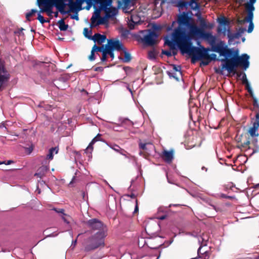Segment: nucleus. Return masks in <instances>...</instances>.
Returning <instances> with one entry per match:
<instances>
[{
  "mask_svg": "<svg viewBox=\"0 0 259 259\" xmlns=\"http://www.w3.org/2000/svg\"><path fill=\"white\" fill-rule=\"evenodd\" d=\"M167 72V74L168 75V76L170 77H174V78H175L177 80H178L179 79L178 77H176V73H171L169 71H166Z\"/></svg>",
  "mask_w": 259,
  "mask_h": 259,
  "instance_id": "51",
  "label": "nucleus"
},
{
  "mask_svg": "<svg viewBox=\"0 0 259 259\" xmlns=\"http://www.w3.org/2000/svg\"><path fill=\"white\" fill-rule=\"evenodd\" d=\"M184 14L187 15V12H183L181 14H179L178 16L177 21L178 24V26L174 29L173 32L172 33V40H169L168 39H166L165 41L164 44L167 45L169 47L170 50H176V46H177L178 47V48L180 49V50L182 54H188V53H185V52L183 53V52L182 51V50L180 49L179 44L176 40V32L177 31L178 29H179V28H181V26L180 25L179 19Z\"/></svg>",
  "mask_w": 259,
  "mask_h": 259,
  "instance_id": "6",
  "label": "nucleus"
},
{
  "mask_svg": "<svg viewBox=\"0 0 259 259\" xmlns=\"http://www.w3.org/2000/svg\"><path fill=\"white\" fill-rule=\"evenodd\" d=\"M140 149L146 151L148 152L150 149H152L154 146L150 143H142L141 141L139 144Z\"/></svg>",
  "mask_w": 259,
  "mask_h": 259,
  "instance_id": "21",
  "label": "nucleus"
},
{
  "mask_svg": "<svg viewBox=\"0 0 259 259\" xmlns=\"http://www.w3.org/2000/svg\"><path fill=\"white\" fill-rule=\"evenodd\" d=\"M107 234L105 231H98L94 235L84 239L83 243L84 251L94 250L105 246L104 239Z\"/></svg>",
  "mask_w": 259,
  "mask_h": 259,
  "instance_id": "4",
  "label": "nucleus"
},
{
  "mask_svg": "<svg viewBox=\"0 0 259 259\" xmlns=\"http://www.w3.org/2000/svg\"><path fill=\"white\" fill-rule=\"evenodd\" d=\"M52 210H55L56 212L57 213H62L63 215H67L65 213H64V209H57V208H53L52 209Z\"/></svg>",
  "mask_w": 259,
  "mask_h": 259,
  "instance_id": "48",
  "label": "nucleus"
},
{
  "mask_svg": "<svg viewBox=\"0 0 259 259\" xmlns=\"http://www.w3.org/2000/svg\"><path fill=\"white\" fill-rule=\"evenodd\" d=\"M95 52L92 49L91 55L89 56V59L90 61H94L95 59Z\"/></svg>",
  "mask_w": 259,
  "mask_h": 259,
  "instance_id": "44",
  "label": "nucleus"
},
{
  "mask_svg": "<svg viewBox=\"0 0 259 259\" xmlns=\"http://www.w3.org/2000/svg\"><path fill=\"white\" fill-rule=\"evenodd\" d=\"M37 20L40 22V23L44 24L45 22H49V20H46L44 17L39 13L37 14Z\"/></svg>",
  "mask_w": 259,
  "mask_h": 259,
  "instance_id": "40",
  "label": "nucleus"
},
{
  "mask_svg": "<svg viewBox=\"0 0 259 259\" xmlns=\"http://www.w3.org/2000/svg\"><path fill=\"white\" fill-rule=\"evenodd\" d=\"M103 70V69L102 67H97L94 69V70L95 71H102Z\"/></svg>",
  "mask_w": 259,
  "mask_h": 259,
  "instance_id": "62",
  "label": "nucleus"
},
{
  "mask_svg": "<svg viewBox=\"0 0 259 259\" xmlns=\"http://www.w3.org/2000/svg\"><path fill=\"white\" fill-rule=\"evenodd\" d=\"M247 15L245 17V20L247 22H249V26L247 29L248 33H251L254 28V24L253 23V11L255 10L254 6H244Z\"/></svg>",
  "mask_w": 259,
  "mask_h": 259,
  "instance_id": "9",
  "label": "nucleus"
},
{
  "mask_svg": "<svg viewBox=\"0 0 259 259\" xmlns=\"http://www.w3.org/2000/svg\"><path fill=\"white\" fill-rule=\"evenodd\" d=\"M126 196L130 197L131 198H135L136 197V196L134 193H132L131 194H127Z\"/></svg>",
  "mask_w": 259,
  "mask_h": 259,
  "instance_id": "63",
  "label": "nucleus"
},
{
  "mask_svg": "<svg viewBox=\"0 0 259 259\" xmlns=\"http://www.w3.org/2000/svg\"><path fill=\"white\" fill-rule=\"evenodd\" d=\"M59 28L61 31H65L68 28V25L66 24L64 19L60 20L58 22Z\"/></svg>",
  "mask_w": 259,
  "mask_h": 259,
  "instance_id": "30",
  "label": "nucleus"
},
{
  "mask_svg": "<svg viewBox=\"0 0 259 259\" xmlns=\"http://www.w3.org/2000/svg\"><path fill=\"white\" fill-rule=\"evenodd\" d=\"M199 21H200V25L201 27H202L201 29H203V28H210L212 27V25H208L207 24L205 20L203 18H200Z\"/></svg>",
  "mask_w": 259,
  "mask_h": 259,
  "instance_id": "34",
  "label": "nucleus"
},
{
  "mask_svg": "<svg viewBox=\"0 0 259 259\" xmlns=\"http://www.w3.org/2000/svg\"><path fill=\"white\" fill-rule=\"evenodd\" d=\"M122 3L123 5V8L128 9L130 6L131 1V0H122Z\"/></svg>",
  "mask_w": 259,
  "mask_h": 259,
  "instance_id": "41",
  "label": "nucleus"
},
{
  "mask_svg": "<svg viewBox=\"0 0 259 259\" xmlns=\"http://www.w3.org/2000/svg\"><path fill=\"white\" fill-rule=\"evenodd\" d=\"M221 196L223 198H228L229 199H232L233 198V196H227L225 194H222Z\"/></svg>",
  "mask_w": 259,
  "mask_h": 259,
  "instance_id": "61",
  "label": "nucleus"
},
{
  "mask_svg": "<svg viewBox=\"0 0 259 259\" xmlns=\"http://www.w3.org/2000/svg\"><path fill=\"white\" fill-rule=\"evenodd\" d=\"M101 135L98 134L95 137H94L92 141L89 144V146L85 149V152H87L88 151H92L93 150V145L97 141H99L101 140Z\"/></svg>",
  "mask_w": 259,
  "mask_h": 259,
  "instance_id": "20",
  "label": "nucleus"
},
{
  "mask_svg": "<svg viewBox=\"0 0 259 259\" xmlns=\"http://www.w3.org/2000/svg\"><path fill=\"white\" fill-rule=\"evenodd\" d=\"M0 129H4V131H7V128L6 127V124L5 123H0Z\"/></svg>",
  "mask_w": 259,
  "mask_h": 259,
  "instance_id": "55",
  "label": "nucleus"
},
{
  "mask_svg": "<svg viewBox=\"0 0 259 259\" xmlns=\"http://www.w3.org/2000/svg\"><path fill=\"white\" fill-rule=\"evenodd\" d=\"M92 49L95 52H99L102 53L105 50V46L102 45L101 46H97L96 44H95L93 46Z\"/></svg>",
  "mask_w": 259,
  "mask_h": 259,
  "instance_id": "35",
  "label": "nucleus"
},
{
  "mask_svg": "<svg viewBox=\"0 0 259 259\" xmlns=\"http://www.w3.org/2000/svg\"><path fill=\"white\" fill-rule=\"evenodd\" d=\"M109 18H107L106 15H105V17H102L100 16V18H99L95 23H94V26H91V27H95L96 26L102 25V24H106L108 22V19Z\"/></svg>",
  "mask_w": 259,
  "mask_h": 259,
  "instance_id": "23",
  "label": "nucleus"
},
{
  "mask_svg": "<svg viewBox=\"0 0 259 259\" xmlns=\"http://www.w3.org/2000/svg\"><path fill=\"white\" fill-rule=\"evenodd\" d=\"M124 52V58L123 59V62L127 63L131 61L132 57L131 54L126 51V49L124 48L123 50Z\"/></svg>",
  "mask_w": 259,
  "mask_h": 259,
  "instance_id": "31",
  "label": "nucleus"
},
{
  "mask_svg": "<svg viewBox=\"0 0 259 259\" xmlns=\"http://www.w3.org/2000/svg\"><path fill=\"white\" fill-rule=\"evenodd\" d=\"M113 51H114L108 49V55H109L112 59H113L114 58V54Z\"/></svg>",
  "mask_w": 259,
  "mask_h": 259,
  "instance_id": "53",
  "label": "nucleus"
},
{
  "mask_svg": "<svg viewBox=\"0 0 259 259\" xmlns=\"http://www.w3.org/2000/svg\"><path fill=\"white\" fill-rule=\"evenodd\" d=\"M246 31V29L244 28H243V27H240L239 28L238 30V33H239L240 35L241 36V34L244 33V32Z\"/></svg>",
  "mask_w": 259,
  "mask_h": 259,
  "instance_id": "57",
  "label": "nucleus"
},
{
  "mask_svg": "<svg viewBox=\"0 0 259 259\" xmlns=\"http://www.w3.org/2000/svg\"><path fill=\"white\" fill-rule=\"evenodd\" d=\"M182 51L183 53H188L191 58V63L194 64L197 61H201L200 66H205L208 65L212 61L218 60L217 55L215 54H209L208 52L211 51V49L205 48L203 46L196 47L191 46L190 43L183 44Z\"/></svg>",
  "mask_w": 259,
  "mask_h": 259,
  "instance_id": "3",
  "label": "nucleus"
},
{
  "mask_svg": "<svg viewBox=\"0 0 259 259\" xmlns=\"http://www.w3.org/2000/svg\"><path fill=\"white\" fill-rule=\"evenodd\" d=\"M242 83L243 84H245V83L248 82L247 77H246V74L245 73H242Z\"/></svg>",
  "mask_w": 259,
  "mask_h": 259,
  "instance_id": "50",
  "label": "nucleus"
},
{
  "mask_svg": "<svg viewBox=\"0 0 259 259\" xmlns=\"http://www.w3.org/2000/svg\"><path fill=\"white\" fill-rule=\"evenodd\" d=\"M246 22V20H245V17L244 18V19H242V20H240L239 19H238L237 20V23L239 24H243L244 22Z\"/></svg>",
  "mask_w": 259,
  "mask_h": 259,
  "instance_id": "58",
  "label": "nucleus"
},
{
  "mask_svg": "<svg viewBox=\"0 0 259 259\" xmlns=\"http://www.w3.org/2000/svg\"><path fill=\"white\" fill-rule=\"evenodd\" d=\"M89 33H92V30H89L88 28H84L83 29V34L84 36L88 38L89 39H91V36H92L91 34H89Z\"/></svg>",
  "mask_w": 259,
  "mask_h": 259,
  "instance_id": "38",
  "label": "nucleus"
},
{
  "mask_svg": "<svg viewBox=\"0 0 259 259\" xmlns=\"http://www.w3.org/2000/svg\"><path fill=\"white\" fill-rule=\"evenodd\" d=\"M136 206H135V210H134L135 213H136L139 211V207H138V200L137 199L136 200Z\"/></svg>",
  "mask_w": 259,
  "mask_h": 259,
  "instance_id": "59",
  "label": "nucleus"
},
{
  "mask_svg": "<svg viewBox=\"0 0 259 259\" xmlns=\"http://www.w3.org/2000/svg\"><path fill=\"white\" fill-rule=\"evenodd\" d=\"M206 244L204 246H201L198 249V256L191 259H208L210 256V252L206 249Z\"/></svg>",
  "mask_w": 259,
  "mask_h": 259,
  "instance_id": "13",
  "label": "nucleus"
},
{
  "mask_svg": "<svg viewBox=\"0 0 259 259\" xmlns=\"http://www.w3.org/2000/svg\"><path fill=\"white\" fill-rule=\"evenodd\" d=\"M251 144L254 146V148L253 149V152L251 153V155L254 153L257 152L259 151V144L257 142V140L256 137L252 138V140H251Z\"/></svg>",
  "mask_w": 259,
  "mask_h": 259,
  "instance_id": "27",
  "label": "nucleus"
},
{
  "mask_svg": "<svg viewBox=\"0 0 259 259\" xmlns=\"http://www.w3.org/2000/svg\"><path fill=\"white\" fill-rule=\"evenodd\" d=\"M256 122L254 123H259V113H257L255 115Z\"/></svg>",
  "mask_w": 259,
  "mask_h": 259,
  "instance_id": "64",
  "label": "nucleus"
},
{
  "mask_svg": "<svg viewBox=\"0 0 259 259\" xmlns=\"http://www.w3.org/2000/svg\"><path fill=\"white\" fill-rule=\"evenodd\" d=\"M94 8L95 9L94 14L91 19V26H94V23H96L97 20L100 18L101 16V11L102 10L101 6L99 8H97L95 5H94Z\"/></svg>",
  "mask_w": 259,
  "mask_h": 259,
  "instance_id": "18",
  "label": "nucleus"
},
{
  "mask_svg": "<svg viewBox=\"0 0 259 259\" xmlns=\"http://www.w3.org/2000/svg\"><path fill=\"white\" fill-rule=\"evenodd\" d=\"M87 224L90 228L93 230H98V231H105L104 225L102 222L96 219L90 220L88 221Z\"/></svg>",
  "mask_w": 259,
  "mask_h": 259,
  "instance_id": "11",
  "label": "nucleus"
},
{
  "mask_svg": "<svg viewBox=\"0 0 259 259\" xmlns=\"http://www.w3.org/2000/svg\"><path fill=\"white\" fill-rule=\"evenodd\" d=\"M49 169V168L47 166H41L38 169V171H41V172H44V173H46L47 170Z\"/></svg>",
  "mask_w": 259,
  "mask_h": 259,
  "instance_id": "45",
  "label": "nucleus"
},
{
  "mask_svg": "<svg viewBox=\"0 0 259 259\" xmlns=\"http://www.w3.org/2000/svg\"><path fill=\"white\" fill-rule=\"evenodd\" d=\"M196 0H190L189 2H188V5L193 10H196L198 8L199 5L196 2Z\"/></svg>",
  "mask_w": 259,
  "mask_h": 259,
  "instance_id": "36",
  "label": "nucleus"
},
{
  "mask_svg": "<svg viewBox=\"0 0 259 259\" xmlns=\"http://www.w3.org/2000/svg\"><path fill=\"white\" fill-rule=\"evenodd\" d=\"M218 21L219 23L222 26H228L230 24L229 20L224 16L219 18Z\"/></svg>",
  "mask_w": 259,
  "mask_h": 259,
  "instance_id": "28",
  "label": "nucleus"
},
{
  "mask_svg": "<svg viewBox=\"0 0 259 259\" xmlns=\"http://www.w3.org/2000/svg\"><path fill=\"white\" fill-rule=\"evenodd\" d=\"M0 73H9L5 67V62L3 60H0Z\"/></svg>",
  "mask_w": 259,
  "mask_h": 259,
  "instance_id": "32",
  "label": "nucleus"
},
{
  "mask_svg": "<svg viewBox=\"0 0 259 259\" xmlns=\"http://www.w3.org/2000/svg\"><path fill=\"white\" fill-rule=\"evenodd\" d=\"M188 6V2L183 0L179 1L177 4V6L181 9H183L184 8L187 9Z\"/></svg>",
  "mask_w": 259,
  "mask_h": 259,
  "instance_id": "33",
  "label": "nucleus"
},
{
  "mask_svg": "<svg viewBox=\"0 0 259 259\" xmlns=\"http://www.w3.org/2000/svg\"><path fill=\"white\" fill-rule=\"evenodd\" d=\"M223 52L224 54L220 55L225 57V59H222L221 61L225 63L223 65V68H225L229 73L235 74L236 73V68L238 66L242 67L245 69L248 68L249 56L247 54H244L239 56L238 50L235 51L228 47Z\"/></svg>",
  "mask_w": 259,
  "mask_h": 259,
  "instance_id": "2",
  "label": "nucleus"
},
{
  "mask_svg": "<svg viewBox=\"0 0 259 259\" xmlns=\"http://www.w3.org/2000/svg\"><path fill=\"white\" fill-rule=\"evenodd\" d=\"M64 0H53L54 5L62 14L68 13L70 11H65L64 9L66 4L64 3Z\"/></svg>",
  "mask_w": 259,
  "mask_h": 259,
  "instance_id": "15",
  "label": "nucleus"
},
{
  "mask_svg": "<svg viewBox=\"0 0 259 259\" xmlns=\"http://www.w3.org/2000/svg\"><path fill=\"white\" fill-rule=\"evenodd\" d=\"M108 48L105 46V50L102 52V57L101 60L102 62H104L107 60V55H108Z\"/></svg>",
  "mask_w": 259,
  "mask_h": 259,
  "instance_id": "37",
  "label": "nucleus"
},
{
  "mask_svg": "<svg viewBox=\"0 0 259 259\" xmlns=\"http://www.w3.org/2000/svg\"><path fill=\"white\" fill-rule=\"evenodd\" d=\"M181 28L176 32V40L179 44L181 50L183 44H191L193 46L191 39L202 37L206 39L211 47V51L223 55V51L228 47L224 41L220 40L216 44L217 38L211 33L206 32L199 28L194 19L189 15L184 14L179 19Z\"/></svg>",
  "mask_w": 259,
  "mask_h": 259,
  "instance_id": "1",
  "label": "nucleus"
},
{
  "mask_svg": "<svg viewBox=\"0 0 259 259\" xmlns=\"http://www.w3.org/2000/svg\"><path fill=\"white\" fill-rule=\"evenodd\" d=\"M138 244L139 247L140 248H142V247H144L145 245H147L151 248L154 249V248H157L159 246V245L149 246L148 245L147 242H146V240L144 238H141L140 239H139Z\"/></svg>",
  "mask_w": 259,
  "mask_h": 259,
  "instance_id": "24",
  "label": "nucleus"
},
{
  "mask_svg": "<svg viewBox=\"0 0 259 259\" xmlns=\"http://www.w3.org/2000/svg\"><path fill=\"white\" fill-rule=\"evenodd\" d=\"M37 12V11L35 9H32L31 11L29 13H26V18L27 21H30V17H31L34 14Z\"/></svg>",
  "mask_w": 259,
  "mask_h": 259,
  "instance_id": "39",
  "label": "nucleus"
},
{
  "mask_svg": "<svg viewBox=\"0 0 259 259\" xmlns=\"http://www.w3.org/2000/svg\"><path fill=\"white\" fill-rule=\"evenodd\" d=\"M5 162V164H6V165H9V164H11L12 163H13L14 162V161L12 160H8V161H4Z\"/></svg>",
  "mask_w": 259,
  "mask_h": 259,
  "instance_id": "60",
  "label": "nucleus"
},
{
  "mask_svg": "<svg viewBox=\"0 0 259 259\" xmlns=\"http://www.w3.org/2000/svg\"><path fill=\"white\" fill-rule=\"evenodd\" d=\"M147 33L142 38V41L148 46H153L158 42V34L154 30L148 29Z\"/></svg>",
  "mask_w": 259,
  "mask_h": 259,
  "instance_id": "5",
  "label": "nucleus"
},
{
  "mask_svg": "<svg viewBox=\"0 0 259 259\" xmlns=\"http://www.w3.org/2000/svg\"><path fill=\"white\" fill-rule=\"evenodd\" d=\"M162 54L165 55L167 57H171L172 56L171 51L168 50H162Z\"/></svg>",
  "mask_w": 259,
  "mask_h": 259,
  "instance_id": "49",
  "label": "nucleus"
},
{
  "mask_svg": "<svg viewBox=\"0 0 259 259\" xmlns=\"http://www.w3.org/2000/svg\"><path fill=\"white\" fill-rule=\"evenodd\" d=\"M106 39V36L100 33H95L93 36H91V40H93L98 45H102Z\"/></svg>",
  "mask_w": 259,
  "mask_h": 259,
  "instance_id": "17",
  "label": "nucleus"
},
{
  "mask_svg": "<svg viewBox=\"0 0 259 259\" xmlns=\"http://www.w3.org/2000/svg\"><path fill=\"white\" fill-rule=\"evenodd\" d=\"M86 0H76V2H72L70 0V4L69 7L70 11L74 12L82 10V5Z\"/></svg>",
  "mask_w": 259,
  "mask_h": 259,
  "instance_id": "14",
  "label": "nucleus"
},
{
  "mask_svg": "<svg viewBox=\"0 0 259 259\" xmlns=\"http://www.w3.org/2000/svg\"><path fill=\"white\" fill-rule=\"evenodd\" d=\"M245 84L246 89L247 90V91L249 93L250 96H253V92L252 91V89L250 86L249 82H247V83H245Z\"/></svg>",
  "mask_w": 259,
  "mask_h": 259,
  "instance_id": "42",
  "label": "nucleus"
},
{
  "mask_svg": "<svg viewBox=\"0 0 259 259\" xmlns=\"http://www.w3.org/2000/svg\"><path fill=\"white\" fill-rule=\"evenodd\" d=\"M23 30H24L23 28H21L20 29H19L17 31H15V33L16 34H18V35H20L21 34L24 35V33L22 32Z\"/></svg>",
  "mask_w": 259,
  "mask_h": 259,
  "instance_id": "56",
  "label": "nucleus"
},
{
  "mask_svg": "<svg viewBox=\"0 0 259 259\" xmlns=\"http://www.w3.org/2000/svg\"><path fill=\"white\" fill-rule=\"evenodd\" d=\"M108 49L112 51H120L124 50L122 42L118 39H108L107 44L105 45Z\"/></svg>",
  "mask_w": 259,
  "mask_h": 259,
  "instance_id": "10",
  "label": "nucleus"
},
{
  "mask_svg": "<svg viewBox=\"0 0 259 259\" xmlns=\"http://www.w3.org/2000/svg\"><path fill=\"white\" fill-rule=\"evenodd\" d=\"M166 178L167 181L169 183L171 184H175V182L174 180H172L171 178H170L169 176L168 175V174L166 175Z\"/></svg>",
  "mask_w": 259,
  "mask_h": 259,
  "instance_id": "52",
  "label": "nucleus"
},
{
  "mask_svg": "<svg viewBox=\"0 0 259 259\" xmlns=\"http://www.w3.org/2000/svg\"><path fill=\"white\" fill-rule=\"evenodd\" d=\"M112 0H102L101 6V9L103 10L107 18H111L116 15L117 10L114 7L108 8L112 4Z\"/></svg>",
  "mask_w": 259,
  "mask_h": 259,
  "instance_id": "8",
  "label": "nucleus"
},
{
  "mask_svg": "<svg viewBox=\"0 0 259 259\" xmlns=\"http://www.w3.org/2000/svg\"><path fill=\"white\" fill-rule=\"evenodd\" d=\"M37 5L39 7H43L50 15L52 13V7L54 5L53 0H37Z\"/></svg>",
  "mask_w": 259,
  "mask_h": 259,
  "instance_id": "12",
  "label": "nucleus"
},
{
  "mask_svg": "<svg viewBox=\"0 0 259 259\" xmlns=\"http://www.w3.org/2000/svg\"><path fill=\"white\" fill-rule=\"evenodd\" d=\"M256 0H249L244 4V6H254V4L256 3Z\"/></svg>",
  "mask_w": 259,
  "mask_h": 259,
  "instance_id": "47",
  "label": "nucleus"
},
{
  "mask_svg": "<svg viewBox=\"0 0 259 259\" xmlns=\"http://www.w3.org/2000/svg\"><path fill=\"white\" fill-rule=\"evenodd\" d=\"M236 141L238 143L237 147L242 151H246L250 149L249 146L250 144V140L249 137L246 134H241L237 135L235 137Z\"/></svg>",
  "mask_w": 259,
  "mask_h": 259,
  "instance_id": "7",
  "label": "nucleus"
},
{
  "mask_svg": "<svg viewBox=\"0 0 259 259\" xmlns=\"http://www.w3.org/2000/svg\"><path fill=\"white\" fill-rule=\"evenodd\" d=\"M112 148L115 151L118 152L120 154L125 156L126 157L128 158L129 156L128 155H130V154L128 153L125 150L123 149H122L120 148L118 145H114Z\"/></svg>",
  "mask_w": 259,
  "mask_h": 259,
  "instance_id": "22",
  "label": "nucleus"
},
{
  "mask_svg": "<svg viewBox=\"0 0 259 259\" xmlns=\"http://www.w3.org/2000/svg\"><path fill=\"white\" fill-rule=\"evenodd\" d=\"M228 37L229 38V41H233L235 39L239 38L240 35L238 32L235 33H232L230 29L228 30Z\"/></svg>",
  "mask_w": 259,
  "mask_h": 259,
  "instance_id": "26",
  "label": "nucleus"
},
{
  "mask_svg": "<svg viewBox=\"0 0 259 259\" xmlns=\"http://www.w3.org/2000/svg\"><path fill=\"white\" fill-rule=\"evenodd\" d=\"M45 173H44V172H41V171L40 172L37 170V172H36L35 174V176L41 178L42 177H43L45 175Z\"/></svg>",
  "mask_w": 259,
  "mask_h": 259,
  "instance_id": "54",
  "label": "nucleus"
},
{
  "mask_svg": "<svg viewBox=\"0 0 259 259\" xmlns=\"http://www.w3.org/2000/svg\"><path fill=\"white\" fill-rule=\"evenodd\" d=\"M173 69L175 72H179L180 75H182V73L181 72V67L180 66H177L176 65H172Z\"/></svg>",
  "mask_w": 259,
  "mask_h": 259,
  "instance_id": "46",
  "label": "nucleus"
},
{
  "mask_svg": "<svg viewBox=\"0 0 259 259\" xmlns=\"http://www.w3.org/2000/svg\"><path fill=\"white\" fill-rule=\"evenodd\" d=\"M259 128V123H254L253 126L248 131V133L252 138L257 137L259 134L258 133V128Z\"/></svg>",
  "mask_w": 259,
  "mask_h": 259,
  "instance_id": "19",
  "label": "nucleus"
},
{
  "mask_svg": "<svg viewBox=\"0 0 259 259\" xmlns=\"http://www.w3.org/2000/svg\"><path fill=\"white\" fill-rule=\"evenodd\" d=\"M102 0H86L85 2L87 4V6L85 8L87 10H89L91 8L92 6H94L95 4H100L101 5V2Z\"/></svg>",
  "mask_w": 259,
  "mask_h": 259,
  "instance_id": "25",
  "label": "nucleus"
},
{
  "mask_svg": "<svg viewBox=\"0 0 259 259\" xmlns=\"http://www.w3.org/2000/svg\"><path fill=\"white\" fill-rule=\"evenodd\" d=\"M55 152L56 154L58 152V148L57 147H53L49 150V153L47 155V159L52 160L53 159L54 155L53 153Z\"/></svg>",
  "mask_w": 259,
  "mask_h": 259,
  "instance_id": "29",
  "label": "nucleus"
},
{
  "mask_svg": "<svg viewBox=\"0 0 259 259\" xmlns=\"http://www.w3.org/2000/svg\"><path fill=\"white\" fill-rule=\"evenodd\" d=\"M251 98L253 99V105L255 108H259V104L257 102V100L256 98V97L254 96V94H253V96H251Z\"/></svg>",
  "mask_w": 259,
  "mask_h": 259,
  "instance_id": "43",
  "label": "nucleus"
},
{
  "mask_svg": "<svg viewBox=\"0 0 259 259\" xmlns=\"http://www.w3.org/2000/svg\"><path fill=\"white\" fill-rule=\"evenodd\" d=\"M162 158L167 163H170L174 159V151L164 150L161 155Z\"/></svg>",
  "mask_w": 259,
  "mask_h": 259,
  "instance_id": "16",
  "label": "nucleus"
}]
</instances>
